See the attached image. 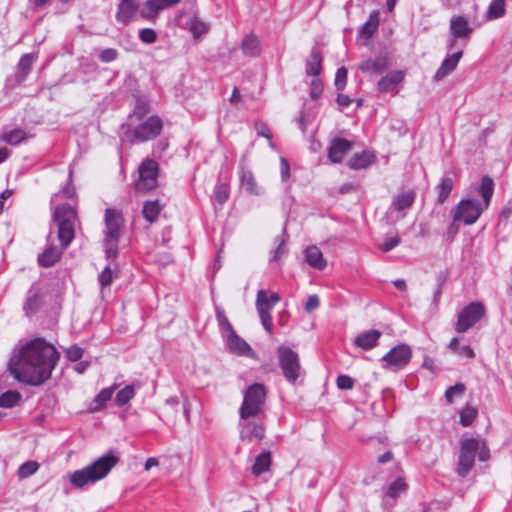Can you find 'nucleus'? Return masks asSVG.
Instances as JSON below:
<instances>
[{"mask_svg":"<svg viewBox=\"0 0 512 512\" xmlns=\"http://www.w3.org/2000/svg\"><path fill=\"white\" fill-rule=\"evenodd\" d=\"M59 358L51 343L44 338H35L14 350L8 369L18 381L39 386L51 377Z\"/></svg>","mask_w":512,"mask_h":512,"instance_id":"1","label":"nucleus"},{"mask_svg":"<svg viewBox=\"0 0 512 512\" xmlns=\"http://www.w3.org/2000/svg\"><path fill=\"white\" fill-rule=\"evenodd\" d=\"M76 211L69 204L58 205L53 213V220L58 227V239L61 249L48 246L39 256L38 263L42 267L53 266L61 257L62 250L66 249L75 236L74 223L76 220Z\"/></svg>","mask_w":512,"mask_h":512,"instance_id":"2","label":"nucleus"},{"mask_svg":"<svg viewBox=\"0 0 512 512\" xmlns=\"http://www.w3.org/2000/svg\"><path fill=\"white\" fill-rule=\"evenodd\" d=\"M478 192L483 198L482 202L473 199L461 200L451 211L454 222H462L465 225L474 224L481 214L489 207L494 192V182L489 176H484L478 187Z\"/></svg>","mask_w":512,"mask_h":512,"instance_id":"3","label":"nucleus"},{"mask_svg":"<svg viewBox=\"0 0 512 512\" xmlns=\"http://www.w3.org/2000/svg\"><path fill=\"white\" fill-rule=\"evenodd\" d=\"M118 461L119 458L113 452H108L90 465L72 472L69 475L70 483L77 489H83L92 485L104 479Z\"/></svg>","mask_w":512,"mask_h":512,"instance_id":"4","label":"nucleus"},{"mask_svg":"<svg viewBox=\"0 0 512 512\" xmlns=\"http://www.w3.org/2000/svg\"><path fill=\"white\" fill-rule=\"evenodd\" d=\"M120 138L122 142H129L130 144L139 142H147L155 139L160 135L163 129V121L157 115L147 117L144 121L139 123L134 129L131 128V123H123L120 127Z\"/></svg>","mask_w":512,"mask_h":512,"instance_id":"5","label":"nucleus"},{"mask_svg":"<svg viewBox=\"0 0 512 512\" xmlns=\"http://www.w3.org/2000/svg\"><path fill=\"white\" fill-rule=\"evenodd\" d=\"M266 388L261 383L250 385L243 397V402L239 409L240 418L246 416L264 417V404L266 401Z\"/></svg>","mask_w":512,"mask_h":512,"instance_id":"6","label":"nucleus"},{"mask_svg":"<svg viewBox=\"0 0 512 512\" xmlns=\"http://www.w3.org/2000/svg\"><path fill=\"white\" fill-rule=\"evenodd\" d=\"M277 356L283 376L289 383L294 384L301 373V365L297 352L288 346H279Z\"/></svg>","mask_w":512,"mask_h":512,"instance_id":"7","label":"nucleus"},{"mask_svg":"<svg viewBox=\"0 0 512 512\" xmlns=\"http://www.w3.org/2000/svg\"><path fill=\"white\" fill-rule=\"evenodd\" d=\"M264 417L246 416L239 419L238 428L241 441L251 443L261 441L265 436Z\"/></svg>","mask_w":512,"mask_h":512,"instance_id":"8","label":"nucleus"},{"mask_svg":"<svg viewBox=\"0 0 512 512\" xmlns=\"http://www.w3.org/2000/svg\"><path fill=\"white\" fill-rule=\"evenodd\" d=\"M479 449V440L476 438L463 439L460 446L457 473L466 477L474 466L475 457Z\"/></svg>","mask_w":512,"mask_h":512,"instance_id":"9","label":"nucleus"},{"mask_svg":"<svg viewBox=\"0 0 512 512\" xmlns=\"http://www.w3.org/2000/svg\"><path fill=\"white\" fill-rule=\"evenodd\" d=\"M485 315V307L481 302H472L458 314L455 330L465 333L472 328Z\"/></svg>","mask_w":512,"mask_h":512,"instance_id":"10","label":"nucleus"},{"mask_svg":"<svg viewBox=\"0 0 512 512\" xmlns=\"http://www.w3.org/2000/svg\"><path fill=\"white\" fill-rule=\"evenodd\" d=\"M412 358V350L407 344H400L393 347L386 353L381 361L384 369H392L394 371L404 368Z\"/></svg>","mask_w":512,"mask_h":512,"instance_id":"11","label":"nucleus"},{"mask_svg":"<svg viewBox=\"0 0 512 512\" xmlns=\"http://www.w3.org/2000/svg\"><path fill=\"white\" fill-rule=\"evenodd\" d=\"M158 164L154 160H145L139 167V178L135 183L137 191H149L157 186Z\"/></svg>","mask_w":512,"mask_h":512,"instance_id":"12","label":"nucleus"},{"mask_svg":"<svg viewBox=\"0 0 512 512\" xmlns=\"http://www.w3.org/2000/svg\"><path fill=\"white\" fill-rule=\"evenodd\" d=\"M105 239L108 241H119L123 226L122 214L114 209L105 210Z\"/></svg>","mask_w":512,"mask_h":512,"instance_id":"13","label":"nucleus"},{"mask_svg":"<svg viewBox=\"0 0 512 512\" xmlns=\"http://www.w3.org/2000/svg\"><path fill=\"white\" fill-rule=\"evenodd\" d=\"M181 0H146L142 9L140 10V16L150 22H154L160 11L172 7Z\"/></svg>","mask_w":512,"mask_h":512,"instance_id":"14","label":"nucleus"},{"mask_svg":"<svg viewBox=\"0 0 512 512\" xmlns=\"http://www.w3.org/2000/svg\"><path fill=\"white\" fill-rule=\"evenodd\" d=\"M256 309L260 317L261 323L267 333H272V317L271 310L273 306L268 303V295L264 290H259L256 297Z\"/></svg>","mask_w":512,"mask_h":512,"instance_id":"15","label":"nucleus"},{"mask_svg":"<svg viewBox=\"0 0 512 512\" xmlns=\"http://www.w3.org/2000/svg\"><path fill=\"white\" fill-rule=\"evenodd\" d=\"M472 32L473 26L464 16L456 15L450 19L449 33L454 37L461 38L462 47L467 44Z\"/></svg>","mask_w":512,"mask_h":512,"instance_id":"16","label":"nucleus"},{"mask_svg":"<svg viewBox=\"0 0 512 512\" xmlns=\"http://www.w3.org/2000/svg\"><path fill=\"white\" fill-rule=\"evenodd\" d=\"M138 10L139 0H120L115 15L116 20L123 25H127L135 18Z\"/></svg>","mask_w":512,"mask_h":512,"instance_id":"17","label":"nucleus"},{"mask_svg":"<svg viewBox=\"0 0 512 512\" xmlns=\"http://www.w3.org/2000/svg\"><path fill=\"white\" fill-rule=\"evenodd\" d=\"M463 56L462 49H459L452 54L446 56V58L442 61L440 67L436 71L434 75V80L439 82L451 74L456 68Z\"/></svg>","mask_w":512,"mask_h":512,"instance_id":"18","label":"nucleus"},{"mask_svg":"<svg viewBox=\"0 0 512 512\" xmlns=\"http://www.w3.org/2000/svg\"><path fill=\"white\" fill-rule=\"evenodd\" d=\"M184 28L191 33L194 40L198 41L208 34L211 24L201 17L193 15L187 19Z\"/></svg>","mask_w":512,"mask_h":512,"instance_id":"19","label":"nucleus"},{"mask_svg":"<svg viewBox=\"0 0 512 512\" xmlns=\"http://www.w3.org/2000/svg\"><path fill=\"white\" fill-rule=\"evenodd\" d=\"M226 338L227 346L233 353L240 356L255 358V352L253 349L244 339L239 337L236 332L226 336Z\"/></svg>","mask_w":512,"mask_h":512,"instance_id":"20","label":"nucleus"},{"mask_svg":"<svg viewBox=\"0 0 512 512\" xmlns=\"http://www.w3.org/2000/svg\"><path fill=\"white\" fill-rule=\"evenodd\" d=\"M351 142L344 138H335L328 148V157L331 162L339 163L344 155L351 149Z\"/></svg>","mask_w":512,"mask_h":512,"instance_id":"21","label":"nucleus"},{"mask_svg":"<svg viewBox=\"0 0 512 512\" xmlns=\"http://www.w3.org/2000/svg\"><path fill=\"white\" fill-rule=\"evenodd\" d=\"M381 335L382 333L379 330H367L359 333L356 336V338L354 339V344L363 350H370L377 346Z\"/></svg>","mask_w":512,"mask_h":512,"instance_id":"22","label":"nucleus"},{"mask_svg":"<svg viewBox=\"0 0 512 512\" xmlns=\"http://www.w3.org/2000/svg\"><path fill=\"white\" fill-rule=\"evenodd\" d=\"M389 66L388 57L380 55L374 59L363 60L359 64V69L364 73L380 74Z\"/></svg>","mask_w":512,"mask_h":512,"instance_id":"23","label":"nucleus"},{"mask_svg":"<svg viewBox=\"0 0 512 512\" xmlns=\"http://www.w3.org/2000/svg\"><path fill=\"white\" fill-rule=\"evenodd\" d=\"M404 76L402 70L392 71L378 81V89L384 93L392 92L403 81Z\"/></svg>","mask_w":512,"mask_h":512,"instance_id":"24","label":"nucleus"},{"mask_svg":"<svg viewBox=\"0 0 512 512\" xmlns=\"http://www.w3.org/2000/svg\"><path fill=\"white\" fill-rule=\"evenodd\" d=\"M305 262L314 269L323 270L327 266V261L323 257L321 250L311 245L304 251Z\"/></svg>","mask_w":512,"mask_h":512,"instance_id":"25","label":"nucleus"},{"mask_svg":"<svg viewBox=\"0 0 512 512\" xmlns=\"http://www.w3.org/2000/svg\"><path fill=\"white\" fill-rule=\"evenodd\" d=\"M42 303V294L39 292L38 289L32 287L28 292V296L24 305L25 313L27 315H30L37 312L39 308L42 306Z\"/></svg>","mask_w":512,"mask_h":512,"instance_id":"26","label":"nucleus"},{"mask_svg":"<svg viewBox=\"0 0 512 512\" xmlns=\"http://www.w3.org/2000/svg\"><path fill=\"white\" fill-rule=\"evenodd\" d=\"M322 70V56L317 49H312L306 61V74L309 76L317 77Z\"/></svg>","mask_w":512,"mask_h":512,"instance_id":"27","label":"nucleus"},{"mask_svg":"<svg viewBox=\"0 0 512 512\" xmlns=\"http://www.w3.org/2000/svg\"><path fill=\"white\" fill-rule=\"evenodd\" d=\"M415 200V193L412 191L403 192L399 195H397L392 204L390 209H394L398 212H403L407 209H409Z\"/></svg>","mask_w":512,"mask_h":512,"instance_id":"28","label":"nucleus"},{"mask_svg":"<svg viewBox=\"0 0 512 512\" xmlns=\"http://www.w3.org/2000/svg\"><path fill=\"white\" fill-rule=\"evenodd\" d=\"M240 183L247 193L252 195L261 194V191L257 185L254 175L250 170L241 169Z\"/></svg>","mask_w":512,"mask_h":512,"instance_id":"29","label":"nucleus"},{"mask_svg":"<svg viewBox=\"0 0 512 512\" xmlns=\"http://www.w3.org/2000/svg\"><path fill=\"white\" fill-rule=\"evenodd\" d=\"M271 466V453L269 451H263L260 453L252 466V473L255 476H259L270 470Z\"/></svg>","mask_w":512,"mask_h":512,"instance_id":"30","label":"nucleus"},{"mask_svg":"<svg viewBox=\"0 0 512 512\" xmlns=\"http://www.w3.org/2000/svg\"><path fill=\"white\" fill-rule=\"evenodd\" d=\"M150 109V102L146 97H137L133 112L128 117L129 121L131 122L135 118L138 120L143 119L150 112Z\"/></svg>","mask_w":512,"mask_h":512,"instance_id":"31","label":"nucleus"},{"mask_svg":"<svg viewBox=\"0 0 512 512\" xmlns=\"http://www.w3.org/2000/svg\"><path fill=\"white\" fill-rule=\"evenodd\" d=\"M374 156L367 151L354 154L348 161V165L352 169H364L372 164Z\"/></svg>","mask_w":512,"mask_h":512,"instance_id":"32","label":"nucleus"},{"mask_svg":"<svg viewBox=\"0 0 512 512\" xmlns=\"http://www.w3.org/2000/svg\"><path fill=\"white\" fill-rule=\"evenodd\" d=\"M37 59L33 53L24 54L18 63V72L16 74L19 82L23 81L31 70L32 64Z\"/></svg>","mask_w":512,"mask_h":512,"instance_id":"33","label":"nucleus"},{"mask_svg":"<svg viewBox=\"0 0 512 512\" xmlns=\"http://www.w3.org/2000/svg\"><path fill=\"white\" fill-rule=\"evenodd\" d=\"M162 210V205L158 200H150L146 201L143 205L142 214L143 217L149 222L153 223L157 220L160 212Z\"/></svg>","mask_w":512,"mask_h":512,"instance_id":"34","label":"nucleus"},{"mask_svg":"<svg viewBox=\"0 0 512 512\" xmlns=\"http://www.w3.org/2000/svg\"><path fill=\"white\" fill-rule=\"evenodd\" d=\"M453 186L454 180L452 179V177H450L449 175H445L444 177H442L441 182L436 187V189L438 190V203L443 204L447 200L449 194L453 189Z\"/></svg>","mask_w":512,"mask_h":512,"instance_id":"35","label":"nucleus"},{"mask_svg":"<svg viewBox=\"0 0 512 512\" xmlns=\"http://www.w3.org/2000/svg\"><path fill=\"white\" fill-rule=\"evenodd\" d=\"M117 389V384H113L112 386L108 388H103L95 397L93 403L94 411H99L103 409L106 405V403L111 400L114 391Z\"/></svg>","mask_w":512,"mask_h":512,"instance_id":"36","label":"nucleus"},{"mask_svg":"<svg viewBox=\"0 0 512 512\" xmlns=\"http://www.w3.org/2000/svg\"><path fill=\"white\" fill-rule=\"evenodd\" d=\"M242 51L247 56H258L260 53L258 38L254 35L246 36L242 42Z\"/></svg>","mask_w":512,"mask_h":512,"instance_id":"37","label":"nucleus"},{"mask_svg":"<svg viewBox=\"0 0 512 512\" xmlns=\"http://www.w3.org/2000/svg\"><path fill=\"white\" fill-rule=\"evenodd\" d=\"M505 0H492L486 12L488 20L501 18L505 15Z\"/></svg>","mask_w":512,"mask_h":512,"instance_id":"38","label":"nucleus"},{"mask_svg":"<svg viewBox=\"0 0 512 512\" xmlns=\"http://www.w3.org/2000/svg\"><path fill=\"white\" fill-rule=\"evenodd\" d=\"M28 139V134L22 129H13L2 134V140L10 145H18Z\"/></svg>","mask_w":512,"mask_h":512,"instance_id":"39","label":"nucleus"},{"mask_svg":"<svg viewBox=\"0 0 512 512\" xmlns=\"http://www.w3.org/2000/svg\"><path fill=\"white\" fill-rule=\"evenodd\" d=\"M22 396L19 392L8 390L0 395V407L12 408L19 403Z\"/></svg>","mask_w":512,"mask_h":512,"instance_id":"40","label":"nucleus"},{"mask_svg":"<svg viewBox=\"0 0 512 512\" xmlns=\"http://www.w3.org/2000/svg\"><path fill=\"white\" fill-rule=\"evenodd\" d=\"M135 396V385H127L119 390L115 396V404L123 406L127 404Z\"/></svg>","mask_w":512,"mask_h":512,"instance_id":"41","label":"nucleus"},{"mask_svg":"<svg viewBox=\"0 0 512 512\" xmlns=\"http://www.w3.org/2000/svg\"><path fill=\"white\" fill-rule=\"evenodd\" d=\"M406 489L407 484L405 480L401 477H398L388 486L386 495L392 499H396L401 493H404Z\"/></svg>","mask_w":512,"mask_h":512,"instance_id":"42","label":"nucleus"},{"mask_svg":"<svg viewBox=\"0 0 512 512\" xmlns=\"http://www.w3.org/2000/svg\"><path fill=\"white\" fill-rule=\"evenodd\" d=\"M216 319H217V322H218V325H219L221 331L223 333H225L226 336L235 332L225 314V311L220 307L216 308Z\"/></svg>","mask_w":512,"mask_h":512,"instance_id":"43","label":"nucleus"},{"mask_svg":"<svg viewBox=\"0 0 512 512\" xmlns=\"http://www.w3.org/2000/svg\"><path fill=\"white\" fill-rule=\"evenodd\" d=\"M477 414H478V411L475 407H472L469 405L465 406L460 411V424L463 427H469L473 423V421L476 419Z\"/></svg>","mask_w":512,"mask_h":512,"instance_id":"44","label":"nucleus"},{"mask_svg":"<svg viewBox=\"0 0 512 512\" xmlns=\"http://www.w3.org/2000/svg\"><path fill=\"white\" fill-rule=\"evenodd\" d=\"M466 387L463 383H456L450 386L445 392V399L449 404L454 402L455 397H462L465 393Z\"/></svg>","mask_w":512,"mask_h":512,"instance_id":"45","label":"nucleus"},{"mask_svg":"<svg viewBox=\"0 0 512 512\" xmlns=\"http://www.w3.org/2000/svg\"><path fill=\"white\" fill-rule=\"evenodd\" d=\"M38 468L39 464L36 461H27L19 467L18 476L21 479L28 478L35 474Z\"/></svg>","mask_w":512,"mask_h":512,"instance_id":"46","label":"nucleus"},{"mask_svg":"<svg viewBox=\"0 0 512 512\" xmlns=\"http://www.w3.org/2000/svg\"><path fill=\"white\" fill-rule=\"evenodd\" d=\"M214 197L219 204L225 203L229 197L228 186L218 182L214 189Z\"/></svg>","mask_w":512,"mask_h":512,"instance_id":"47","label":"nucleus"},{"mask_svg":"<svg viewBox=\"0 0 512 512\" xmlns=\"http://www.w3.org/2000/svg\"><path fill=\"white\" fill-rule=\"evenodd\" d=\"M286 238H287L286 229L284 227L283 228V238L280 240L278 246L273 251L271 259H270L271 261H278L287 253V249L285 248V243L287 240Z\"/></svg>","mask_w":512,"mask_h":512,"instance_id":"48","label":"nucleus"},{"mask_svg":"<svg viewBox=\"0 0 512 512\" xmlns=\"http://www.w3.org/2000/svg\"><path fill=\"white\" fill-rule=\"evenodd\" d=\"M139 39L143 43L152 44L157 40V34L151 28H144L139 31Z\"/></svg>","mask_w":512,"mask_h":512,"instance_id":"49","label":"nucleus"},{"mask_svg":"<svg viewBox=\"0 0 512 512\" xmlns=\"http://www.w3.org/2000/svg\"><path fill=\"white\" fill-rule=\"evenodd\" d=\"M347 80V69L341 67L337 70L335 75V86L338 90H343Z\"/></svg>","mask_w":512,"mask_h":512,"instance_id":"50","label":"nucleus"},{"mask_svg":"<svg viewBox=\"0 0 512 512\" xmlns=\"http://www.w3.org/2000/svg\"><path fill=\"white\" fill-rule=\"evenodd\" d=\"M105 253L108 259L116 258L118 254V241L104 240Z\"/></svg>","mask_w":512,"mask_h":512,"instance_id":"51","label":"nucleus"},{"mask_svg":"<svg viewBox=\"0 0 512 512\" xmlns=\"http://www.w3.org/2000/svg\"><path fill=\"white\" fill-rule=\"evenodd\" d=\"M118 56V51L114 48H107L101 51L99 59L104 63L114 61Z\"/></svg>","mask_w":512,"mask_h":512,"instance_id":"52","label":"nucleus"},{"mask_svg":"<svg viewBox=\"0 0 512 512\" xmlns=\"http://www.w3.org/2000/svg\"><path fill=\"white\" fill-rule=\"evenodd\" d=\"M99 282L102 287L109 286L113 280V273L109 266H106L103 271L99 274Z\"/></svg>","mask_w":512,"mask_h":512,"instance_id":"53","label":"nucleus"},{"mask_svg":"<svg viewBox=\"0 0 512 512\" xmlns=\"http://www.w3.org/2000/svg\"><path fill=\"white\" fill-rule=\"evenodd\" d=\"M66 355L70 361H78L83 355V349L77 345H72L67 348Z\"/></svg>","mask_w":512,"mask_h":512,"instance_id":"54","label":"nucleus"},{"mask_svg":"<svg viewBox=\"0 0 512 512\" xmlns=\"http://www.w3.org/2000/svg\"><path fill=\"white\" fill-rule=\"evenodd\" d=\"M320 306V300L318 295L313 294L309 295L307 298V301L305 303V311L308 313H311L312 311L316 310Z\"/></svg>","mask_w":512,"mask_h":512,"instance_id":"55","label":"nucleus"},{"mask_svg":"<svg viewBox=\"0 0 512 512\" xmlns=\"http://www.w3.org/2000/svg\"><path fill=\"white\" fill-rule=\"evenodd\" d=\"M322 91H323L322 81L320 79H318L317 77H314V79L311 81L310 96L313 99H317L319 97V95L322 93Z\"/></svg>","mask_w":512,"mask_h":512,"instance_id":"56","label":"nucleus"},{"mask_svg":"<svg viewBox=\"0 0 512 512\" xmlns=\"http://www.w3.org/2000/svg\"><path fill=\"white\" fill-rule=\"evenodd\" d=\"M400 244V238L399 236H393L390 238H387L381 245V250L388 252L392 249H394L396 246Z\"/></svg>","mask_w":512,"mask_h":512,"instance_id":"57","label":"nucleus"},{"mask_svg":"<svg viewBox=\"0 0 512 512\" xmlns=\"http://www.w3.org/2000/svg\"><path fill=\"white\" fill-rule=\"evenodd\" d=\"M354 385V380L347 375H340L337 378V386L340 389L349 390L352 389Z\"/></svg>","mask_w":512,"mask_h":512,"instance_id":"58","label":"nucleus"},{"mask_svg":"<svg viewBox=\"0 0 512 512\" xmlns=\"http://www.w3.org/2000/svg\"><path fill=\"white\" fill-rule=\"evenodd\" d=\"M280 174L283 182L287 181L290 177V165L286 158H280Z\"/></svg>","mask_w":512,"mask_h":512,"instance_id":"59","label":"nucleus"},{"mask_svg":"<svg viewBox=\"0 0 512 512\" xmlns=\"http://www.w3.org/2000/svg\"><path fill=\"white\" fill-rule=\"evenodd\" d=\"M255 129L258 136L265 137L268 140L272 139V133L264 123H256Z\"/></svg>","mask_w":512,"mask_h":512,"instance_id":"60","label":"nucleus"},{"mask_svg":"<svg viewBox=\"0 0 512 512\" xmlns=\"http://www.w3.org/2000/svg\"><path fill=\"white\" fill-rule=\"evenodd\" d=\"M478 458L480 461H486L490 457L489 449L486 447L485 443L479 442V449L477 451Z\"/></svg>","mask_w":512,"mask_h":512,"instance_id":"61","label":"nucleus"},{"mask_svg":"<svg viewBox=\"0 0 512 512\" xmlns=\"http://www.w3.org/2000/svg\"><path fill=\"white\" fill-rule=\"evenodd\" d=\"M457 355L460 357L474 358L475 353L473 349L469 345H464L459 348L457 351Z\"/></svg>","mask_w":512,"mask_h":512,"instance_id":"62","label":"nucleus"},{"mask_svg":"<svg viewBox=\"0 0 512 512\" xmlns=\"http://www.w3.org/2000/svg\"><path fill=\"white\" fill-rule=\"evenodd\" d=\"M461 46V38L460 37H454L449 33V38L447 40V49L449 51L453 50L455 47Z\"/></svg>","mask_w":512,"mask_h":512,"instance_id":"63","label":"nucleus"},{"mask_svg":"<svg viewBox=\"0 0 512 512\" xmlns=\"http://www.w3.org/2000/svg\"><path fill=\"white\" fill-rule=\"evenodd\" d=\"M352 100L344 94H338L337 103L342 107H348L351 104Z\"/></svg>","mask_w":512,"mask_h":512,"instance_id":"64","label":"nucleus"}]
</instances>
